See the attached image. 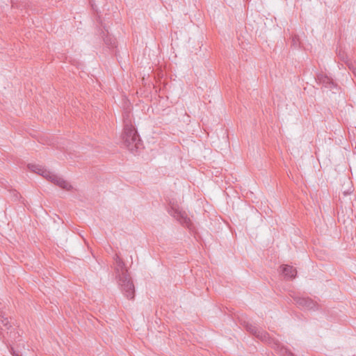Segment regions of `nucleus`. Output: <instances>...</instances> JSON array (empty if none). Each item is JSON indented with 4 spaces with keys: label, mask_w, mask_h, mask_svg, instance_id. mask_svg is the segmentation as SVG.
<instances>
[{
    "label": "nucleus",
    "mask_w": 356,
    "mask_h": 356,
    "mask_svg": "<svg viewBox=\"0 0 356 356\" xmlns=\"http://www.w3.org/2000/svg\"><path fill=\"white\" fill-rule=\"evenodd\" d=\"M353 73L355 74V76H356V69H355V70H353Z\"/></svg>",
    "instance_id": "nucleus-14"
},
{
    "label": "nucleus",
    "mask_w": 356,
    "mask_h": 356,
    "mask_svg": "<svg viewBox=\"0 0 356 356\" xmlns=\"http://www.w3.org/2000/svg\"><path fill=\"white\" fill-rule=\"evenodd\" d=\"M117 282L124 296L128 299H134L135 286L130 275L118 278Z\"/></svg>",
    "instance_id": "nucleus-3"
},
{
    "label": "nucleus",
    "mask_w": 356,
    "mask_h": 356,
    "mask_svg": "<svg viewBox=\"0 0 356 356\" xmlns=\"http://www.w3.org/2000/svg\"><path fill=\"white\" fill-rule=\"evenodd\" d=\"M28 168L31 171L42 176L63 189L70 191L72 188V185L68 181L65 180L63 178L51 173L50 171L40 165L29 164Z\"/></svg>",
    "instance_id": "nucleus-2"
},
{
    "label": "nucleus",
    "mask_w": 356,
    "mask_h": 356,
    "mask_svg": "<svg viewBox=\"0 0 356 356\" xmlns=\"http://www.w3.org/2000/svg\"><path fill=\"white\" fill-rule=\"evenodd\" d=\"M10 353L13 355V356H22L19 354H18L17 353H16L13 348H10Z\"/></svg>",
    "instance_id": "nucleus-12"
},
{
    "label": "nucleus",
    "mask_w": 356,
    "mask_h": 356,
    "mask_svg": "<svg viewBox=\"0 0 356 356\" xmlns=\"http://www.w3.org/2000/svg\"><path fill=\"white\" fill-rule=\"evenodd\" d=\"M113 268L116 280L129 275L124 261L117 254L114 257Z\"/></svg>",
    "instance_id": "nucleus-5"
},
{
    "label": "nucleus",
    "mask_w": 356,
    "mask_h": 356,
    "mask_svg": "<svg viewBox=\"0 0 356 356\" xmlns=\"http://www.w3.org/2000/svg\"><path fill=\"white\" fill-rule=\"evenodd\" d=\"M316 81L326 88H332L334 86L333 81L326 74L319 73L317 74Z\"/></svg>",
    "instance_id": "nucleus-8"
},
{
    "label": "nucleus",
    "mask_w": 356,
    "mask_h": 356,
    "mask_svg": "<svg viewBox=\"0 0 356 356\" xmlns=\"http://www.w3.org/2000/svg\"><path fill=\"white\" fill-rule=\"evenodd\" d=\"M168 213L176 218L181 225L190 228L192 222L186 212L181 209L178 205L170 203V209Z\"/></svg>",
    "instance_id": "nucleus-4"
},
{
    "label": "nucleus",
    "mask_w": 356,
    "mask_h": 356,
    "mask_svg": "<svg viewBox=\"0 0 356 356\" xmlns=\"http://www.w3.org/2000/svg\"><path fill=\"white\" fill-rule=\"evenodd\" d=\"M285 356H296L293 353H292L291 352L289 351V352H286Z\"/></svg>",
    "instance_id": "nucleus-13"
},
{
    "label": "nucleus",
    "mask_w": 356,
    "mask_h": 356,
    "mask_svg": "<svg viewBox=\"0 0 356 356\" xmlns=\"http://www.w3.org/2000/svg\"><path fill=\"white\" fill-rule=\"evenodd\" d=\"M110 44L111 45H114L115 44V42H113V43L112 42H110Z\"/></svg>",
    "instance_id": "nucleus-15"
},
{
    "label": "nucleus",
    "mask_w": 356,
    "mask_h": 356,
    "mask_svg": "<svg viewBox=\"0 0 356 356\" xmlns=\"http://www.w3.org/2000/svg\"><path fill=\"white\" fill-rule=\"evenodd\" d=\"M294 301L297 306L302 309L316 310L317 304L309 298L296 297Z\"/></svg>",
    "instance_id": "nucleus-7"
},
{
    "label": "nucleus",
    "mask_w": 356,
    "mask_h": 356,
    "mask_svg": "<svg viewBox=\"0 0 356 356\" xmlns=\"http://www.w3.org/2000/svg\"><path fill=\"white\" fill-rule=\"evenodd\" d=\"M124 131L122 134V140L124 145L131 152L139 149L140 146V140L134 127L131 123V116L129 112H125L123 115Z\"/></svg>",
    "instance_id": "nucleus-1"
},
{
    "label": "nucleus",
    "mask_w": 356,
    "mask_h": 356,
    "mask_svg": "<svg viewBox=\"0 0 356 356\" xmlns=\"http://www.w3.org/2000/svg\"><path fill=\"white\" fill-rule=\"evenodd\" d=\"M282 274L286 279H293L297 275V270L293 266L285 265L282 266Z\"/></svg>",
    "instance_id": "nucleus-9"
},
{
    "label": "nucleus",
    "mask_w": 356,
    "mask_h": 356,
    "mask_svg": "<svg viewBox=\"0 0 356 356\" xmlns=\"http://www.w3.org/2000/svg\"><path fill=\"white\" fill-rule=\"evenodd\" d=\"M243 325L249 332L254 335L257 338L270 343V339L268 332L262 330H259L254 325L248 322H244Z\"/></svg>",
    "instance_id": "nucleus-6"
},
{
    "label": "nucleus",
    "mask_w": 356,
    "mask_h": 356,
    "mask_svg": "<svg viewBox=\"0 0 356 356\" xmlns=\"http://www.w3.org/2000/svg\"><path fill=\"white\" fill-rule=\"evenodd\" d=\"M105 42H106V43H108V40H105Z\"/></svg>",
    "instance_id": "nucleus-16"
},
{
    "label": "nucleus",
    "mask_w": 356,
    "mask_h": 356,
    "mask_svg": "<svg viewBox=\"0 0 356 356\" xmlns=\"http://www.w3.org/2000/svg\"><path fill=\"white\" fill-rule=\"evenodd\" d=\"M339 56L343 60H345V58H346V56H345L343 53H341V50L339 51Z\"/></svg>",
    "instance_id": "nucleus-11"
},
{
    "label": "nucleus",
    "mask_w": 356,
    "mask_h": 356,
    "mask_svg": "<svg viewBox=\"0 0 356 356\" xmlns=\"http://www.w3.org/2000/svg\"><path fill=\"white\" fill-rule=\"evenodd\" d=\"M0 327L2 330H9L12 327L11 323L9 321L7 317L5 316L4 314L0 313Z\"/></svg>",
    "instance_id": "nucleus-10"
}]
</instances>
